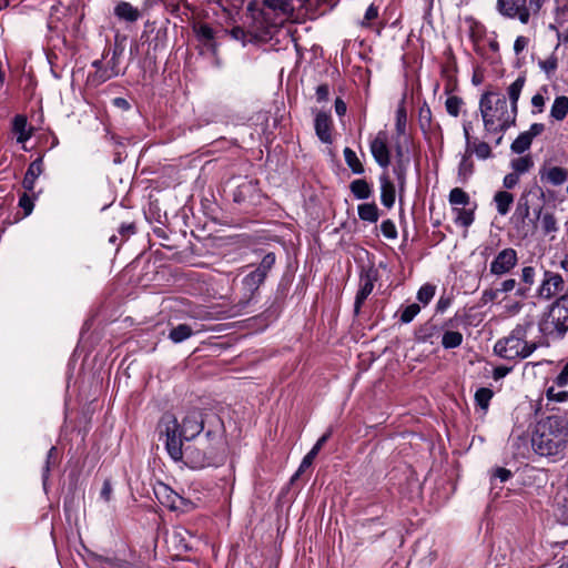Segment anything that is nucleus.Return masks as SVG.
I'll return each instance as SVG.
<instances>
[{
  "mask_svg": "<svg viewBox=\"0 0 568 568\" xmlns=\"http://www.w3.org/2000/svg\"><path fill=\"white\" fill-rule=\"evenodd\" d=\"M159 434L165 436V448L174 460H181L184 456L186 463L193 468H204L212 465L217 454V447H199L187 445L183 447L182 439L178 436L179 422L173 414L165 413L159 422Z\"/></svg>",
  "mask_w": 568,
  "mask_h": 568,
  "instance_id": "1",
  "label": "nucleus"
},
{
  "mask_svg": "<svg viewBox=\"0 0 568 568\" xmlns=\"http://www.w3.org/2000/svg\"><path fill=\"white\" fill-rule=\"evenodd\" d=\"M568 444V419L565 416L551 415L540 419L531 436L535 453L545 457H557L564 454Z\"/></svg>",
  "mask_w": 568,
  "mask_h": 568,
  "instance_id": "2",
  "label": "nucleus"
},
{
  "mask_svg": "<svg viewBox=\"0 0 568 568\" xmlns=\"http://www.w3.org/2000/svg\"><path fill=\"white\" fill-rule=\"evenodd\" d=\"M479 112L487 133L505 132L517 119V112L508 108L506 97L493 91L481 94Z\"/></svg>",
  "mask_w": 568,
  "mask_h": 568,
  "instance_id": "3",
  "label": "nucleus"
},
{
  "mask_svg": "<svg viewBox=\"0 0 568 568\" xmlns=\"http://www.w3.org/2000/svg\"><path fill=\"white\" fill-rule=\"evenodd\" d=\"M532 322H526L517 325L509 336L496 342L495 353L505 359H518L530 356L538 347V344L526 341L528 331L532 327Z\"/></svg>",
  "mask_w": 568,
  "mask_h": 568,
  "instance_id": "4",
  "label": "nucleus"
},
{
  "mask_svg": "<svg viewBox=\"0 0 568 568\" xmlns=\"http://www.w3.org/2000/svg\"><path fill=\"white\" fill-rule=\"evenodd\" d=\"M552 326L549 334H556L562 338L568 331V294L558 297L551 305L548 313V322Z\"/></svg>",
  "mask_w": 568,
  "mask_h": 568,
  "instance_id": "5",
  "label": "nucleus"
},
{
  "mask_svg": "<svg viewBox=\"0 0 568 568\" xmlns=\"http://www.w3.org/2000/svg\"><path fill=\"white\" fill-rule=\"evenodd\" d=\"M275 261V254L272 252L267 253L262 258L260 265L243 278V285L245 290L248 291L251 294L256 292L261 284H263V282L265 281L267 273L274 266Z\"/></svg>",
  "mask_w": 568,
  "mask_h": 568,
  "instance_id": "6",
  "label": "nucleus"
},
{
  "mask_svg": "<svg viewBox=\"0 0 568 568\" xmlns=\"http://www.w3.org/2000/svg\"><path fill=\"white\" fill-rule=\"evenodd\" d=\"M204 427V420L200 409L189 410L179 424L178 436L183 440H191L197 436Z\"/></svg>",
  "mask_w": 568,
  "mask_h": 568,
  "instance_id": "7",
  "label": "nucleus"
},
{
  "mask_svg": "<svg viewBox=\"0 0 568 568\" xmlns=\"http://www.w3.org/2000/svg\"><path fill=\"white\" fill-rule=\"evenodd\" d=\"M497 9L504 17L517 18L524 24L528 23L530 18L527 0H497Z\"/></svg>",
  "mask_w": 568,
  "mask_h": 568,
  "instance_id": "8",
  "label": "nucleus"
},
{
  "mask_svg": "<svg viewBox=\"0 0 568 568\" xmlns=\"http://www.w3.org/2000/svg\"><path fill=\"white\" fill-rule=\"evenodd\" d=\"M518 263L516 250L507 247L501 250L491 261L489 271L491 274L501 276L508 274Z\"/></svg>",
  "mask_w": 568,
  "mask_h": 568,
  "instance_id": "9",
  "label": "nucleus"
},
{
  "mask_svg": "<svg viewBox=\"0 0 568 568\" xmlns=\"http://www.w3.org/2000/svg\"><path fill=\"white\" fill-rule=\"evenodd\" d=\"M377 281V272L373 268L364 270L359 276V288L355 297L354 313L359 314L361 307L366 298L373 292L375 282Z\"/></svg>",
  "mask_w": 568,
  "mask_h": 568,
  "instance_id": "10",
  "label": "nucleus"
},
{
  "mask_svg": "<svg viewBox=\"0 0 568 568\" xmlns=\"http://www.w3.org/2000/svg\"><path fill=\"white\" fill-rule=\"evenodd\" d=\"M387 142L388 139L385 131H379L371 142L373 158L382 168H387L390 163V153Z\"/></svg>",
  "mask_w": 568,
  "mask_h": 568,
  "instance_id": "11",
  "label": "nucleus"
},
{
  "mask_svg": "<svg viewBox=\"0 0 568 568\" xmlns=\"http://www.w3.org/2000/svg\"><path fill=\"white\" fill-rule=\"evenodd\" d=\"M564 278L560 274L546 271L544 280L538 288V296L544 300H550L556 292L564 288Z\"/></svg>",
  "mask_w": 568,
  "mask_h": 568,
  "instance_id": "12",
  "label": "nucleus"
},
{
  "mask_svg": "<svg viewBox=\"0 0 568 568\" xmlns=\"http://www.w3.org/2000/svg\"><path fill=\"white\" fill-rule=\"evenodd\" d=\"M155 495L162 505L172 510H184L186 507L192 505L165 485H161L160 488L155 490Z\"/></svg>",
  "mask_w": 568,
  "mask_h": 568,
  "instance_id": "13",
  "label": "nucleus"
},
{
  "mask_svg": "<svg viewBox=\"0 0 568 568\" xmlns=\"http://www.w3.org/2000/svg\"><path fill=\"white\" fill-rule=\"evenodd\" d=\"M331 128V116L325 112H318L315 118V132L323 143L332 142Z\"/></svg>",
  "mask_w": 568,
  "mask_h": 568,
  "instance_id": "14",
  "label": "nucleus"
},
{
  "mask_svg": "<svg viewBox=\"0 0 568 568\" xmlns=\"http://www.w3.org/2000/svg\"><path fill=\"white\" fill-rule=\"evenodd\" d=\"M381 201L388 209L395 203V186L387 175L381 176Z\"/></svg>",
  "mask_w": 568,
  "mask_h": 568,
  "instance_id": "15",
  "label": "nucleus"
},
{
  "mask_svg": "<svg viewBox=\"0 0 568 568\" xmlns=\"http://www.w3.org/2000/svg\"><path fill=\"white\" fill-rule=\"evenodd\" d=\"M114 14L122 20L134 22L140 18V12L131 3L121 1L114 8Z\"/></svg>",
  "mask_w": 568,
  "mask_h": 568,
  "instance_id": "16",
  "label": "nucleus"
},
{
  "mask_svg": "<svg viewBox=\"0 0 568 568\" xmlns=\"http://www.w3.org/2000/svg\"><path fill=\"white\" fill-rule=\"evenodd\" d=\"M525 77H518L508 88L507 95L510 101V109L518 113V100L525 85Z\"/></svg>",
  "mask_w": 568,
  "mask_h": 568,
  "instance_id": "17",
  "label": "nucleus"
},
{
  "mask_svg": "<svg viewBox=\"0 0 568 568\" xmlns=\"http://www.w3.org/2000/svg\"><path fill=\"white\" fill-rule=\"evenodd\" d=\"M27 118L24 115L18 114L14 116L12 122V130L18 134L17 142L24 143L27 140L31 138V132L27 131Z\"/></svg>",
  "mask_w": 568,
  "mask_h": 568,
  "instance_id": "18",
  "label": "nucleus"
},
{
  "mask_svg": "<svg viewBox=\"0 0 568 568\" xmlns=\"http://www.w3.org/2000/svg\"><path fill=\"white\" fill-rule=\"evenodd\" d=\"M568 114V97H557L551 105L550 115L557 120L562 121Z\"/></svg>",
  "mask_w": 568,
  "mask_h": 568,
  "instance_id": "19",
  "label": "nucleus"
},
{
  "mask_svg": "<svg viewBox=\"0 0 568 568\" xmlns=\"http://www.w3.org/2000/svg\"><path fill=\"white\" fill-rule=\"evenodd\" d=\"M494 201L496 203L497 212L500 215H506L514 202V196L509 192L498 191L494 196Z\"/></svg>",
  "mask_w": 568,
  "mask_h": 568,
  "instance_id": "20",
  "label": "nucleus"
},
{
  "mask_svg": "<svg viewBox=\"0 0 568 568\" xmlns=\"http://www.w3.org/2000/svg\"><path fill=\"white\" fill-rule=\"evenodd\" d=\"M466 151L469 154L475 153L480 160L489 159L493 155L489 144L484 141H478L477 139L470 140V148H467Z\"/></svg>",
  "mask_w": 568,
  "mask_h": 568,
  "instance_id": "21",
  "label": "nucleus"
},
{
  "mask_svg": "<svg viewBox=\"0 0 568 568\" xmlns=\"http://www.w3.org/2000/svg\"><path fill=\"white\" fill-rule=\"evenodd\" d=\"M194 331L192 329V327L187 324H179L178 326H174L171 328L170 333H169V338L178 344V343H182L184 342L185 339H187L189 337H191L193 335Z\"/></svg>",
  "mask_w": 568,
  "mask_h": 568,
  "instance_id": "22",
  "label": "nucleus"
},
{
  "mask_svg": "<svg viewBox=\"0 0 568 568\" xmlns=\"http://www.w3.org/2000/svg\"><path fill=\"white\" fill-rule=\"evenodd\" d=\"M263 4L274 11H278L284 16L291 17L294 7L291 0H262Z\"/></svg>",
  "mask_w": 568,
  "mask_h": 568,
  "instance_id": "23",
  "label": "nucleus"
},
{
  "mask_svg": "<svg viewBox=\"0 0 568 568\" xmlns=\"http://www.w3.org/2000/svg\"><path fill=\"white\" fill-rule=\"evenodd\" d=\"M358 216L363 221L371 223L377 222L379 217L377 205L375 203H364L358 205Z\"/></svg>",
  "mask_w": 568,
  "mask_h": 568,
  "instance_id": "24",
  "label": "nucleus"
},
{
  "mask_svg": "<svg viewBox=\"0 0 568 568\" xmlns=\"http://www.w3.org/2000/svg\"><path fill=\"white\" fill-rule=\"evenodd\" d=\"M349 189H351L352 193L354 194V196L358 200L368 199L372 194V189H371L369 184L365 180H362V179L354 180L351 183Z\"/></svg>",
  "mask_w": 568,
  "mask_h": 568,
  "instance_id": "25",
  "label": "nucleus"
},
{
  "mask_svg": "<svg viewBox=\"0 0 568 568\" xmlns=\"http://www.w3.org/2000/svg\"><path fill=\"white\" fill-rule=\"evenodd\" d=\"M344 158L345 162L348 165V168L352 170L355 174H362L364 173V166L359 159L357 158L356 153L351 148L344 149Z\"/></svg>",
  "mask_w": 568,
  "mask_h": 568,
  "instance_id": "26",
  "label": "nucleus"
},
{
  "mask_svg": "<svg viewBox=\"0 0 568 568\" xmlns=\"http://www.w3.org/2000/svg\"><path fill=\"white\" fill-rule=\"evenodd\" d=\"M113 77H115V72L110 71V69L106 67L100 70H95L93 73L89 74L88 81L91 84L98 87Z\"/></svg>",
  "mask_w": 568,
  "mask_h": 568,
  "instance_id": "27",
  "label": "nucleus"
},
{
  "mask_svg": "<svg viewBox=\"0 0 568 568\" xmlns=\"http://www.w3.org/2000/svg\"><path fill=\"white\" fill-rule=\"evenodd\" d=\"M537 217L541 220V226L545 234H549L558 230L557 220L552 213H544L541 215V209H539L537 211Z\"/></svg>",
  "mask_w": 568,
  "mask_h": 568,
  "instance_id": "28",
  "label": "nucleus"
},
{
  "mask_svg": "<svg viewBox=\"0 0 568 568\" xmlns=\"http://www.w3.org/2000/svg\"><path fill=\"white\" fill-rule=\"evenodd\" d=\"M463 343V334L457 331H446L442 338L445 348H455Z\"/></svg>",
  "mask_w": 568,
  "mask_h": 568,
  "instance_id": "29",
  "label": "nucleus"
},
{
  "mask_svg": "<svg viewBox=\"0 0 568 568\" xmlns=\"http://www.w3.org/2000/svg\"><path fill=\"white\" fill-rule=\"evenodd\" d=\"M531 142L532 140L523 132L511 143L510 149L514 153L521 154L530 148Z\"/></svg>",
  "mask_w": 568,
  "mask_h": 568,
  "instance_id": "30",
  "label": "nucleus"
},
{
  "mask_svg": "<svg viewBox=\"0 0 568 568\" xmlns=\"http://www.w3.org/2000/svg\"><path fill=\"white\" fill-rule=\"evenodd\" d=\"M546 178L551 184L560 185L567 180L568 174L565 169L552 166L548 170Z\"/></svg>",
  "mask_w": 568,
  "mask_h": 568,
  "instance_id": "31",
  "label": "nucleus"
},
{
  "mask_svg": "<svg viewBox=\"0 0 568 568\" xmlns=\"http://www.w3.org/2000/svg\"><path fill=\"white\" fill-rule=\"evenodd\" d=\"M454 212L456 214L455 222L458 225H462L464 227H468L473 224L475 216L473 210H466V209H454Z\"/></svg>",
  "mask_w": 568,
  "mask_h": 568,
  "instance_id": "32",
  "label": "nucleus"
},
{
  "mask_svg": "<svg viewBox=\"0 0 568 568\" xmlns=\"http://www.w3.org/2000/svg\"><path fill=\"white\" fill-rule=\"evenodd\" d=\"M406 124H407V112L405 108L404 100L399 103L397 111H396V131L399 135L404 134L406 131Z\"/></svg>",
  "mask_w": 568,
  "mask_h": 568,
  "instance_id": "33",
  "label": "nucleus"
},
{
  "mask_svg": "<svg viewBox=\"0 0 568 568\" xmlns=\"http://www.w3.org/2000/svg\"><path fill=\"white\" fill-rule=\"evenodd\" d=\"M255 191V184L252 181L240 184L234 192V201L243 202L246 197Z\"/></svg>",
  "mask_w": 568,
  "mask_h": 568,
  "instance_id": "34",
  "label": "nucleus"
},
{
  "mask_svg": "<svg viewBox=\"0 0 568 568\" xmlns=\"http://www.w3.org/2000/svg\"><path fill=\"white\" fill-rule=\"evenodd\" d=\"M494 393L490 388L481 387L475 393V400L483 409H487Z\"/></svg>",
  "mask_w": 568,
  "mask_h": 568,
  "instance_id": "35",
  "label": "nucleus"
},
{
  "mask_svg": "<svg viewBox=\"0 0 568 568\" xmlns=\"http://www.w3.org/2000/svg\"><path fill=\"white\" fill-rule=\"evenodd\" d=\"M449 203L452 205H467L469 195L460 187H455L449 193Z\"/></svg>",
  "mask_w": 568,
  "mask_h": 568,
  "instance_id": "36",
  "label": "nucleus"
},
{
  "mask_svg": "<svg viewBox=\"0 0 568 568\" xmlns=\"http://www.w3.org/2000/svg\"><path fill=\"white\" fill-rule=\"evenodd\" d=\"M463 104H464V101L462 98H459L457 95H452V97L447 98V100L445 102L446 111L449 115L456 118L459 115Z\"/></svg>",
  "mask_w": 568,
  "mask_h": 568,
  "instance_id": "37",
  "label": "nucleus"
},
{
  "mask_svg": "<svg viewBox=\"0 0 568 568\" xmlns=\"http://www.w3.org/2000/svg\"><path fill=\"white\" fill-rule=\"evenodd\" d=\"M532 164L530 156H520L511 161V168L518 175L528 172Z\"/></svg>",
  "mask_w": 568,
  "mask_h": 568,
  "instance_id": "38",
  "label": "nucleus"
},
{
  "mask_svg": "<svg viewBox=\"0 0 568 568\" xmlns=\"http://www.w3.org/2000/svg\"><path fill=\"white\" fill-rule=\"evenodd\" d=\"M436 287L432 284H425L423 285L419 291L417 292V300L427 305L435 295Z\"/></svg>",
  "mask_w": 568,
  "mask_h": 568,
  "instance_id": "39",
  "label": "nucleus"
},
{
  "mask_svg": "<svg viewBox=\"0 0 568 568\" xmlns=\"http://www.w3.org/2000/svg\"><path fill=\"white\" fill-rule=\"evenodd\" d=\"M195 33L200 41L210 43L214 40V31L209 24H200L195 28Z\"/></svg>",
  "mask_w": 568,
  "mask_h": 568,
  "instance_id": "40",
  "label": "nucleus"
},
{
  "mask_svg": "<svg viewBox=\"0 0 568 568\" xmlns=\"http://www.w3.org/2000/svg\"><path fill=\"white\" fill-rule=\"evenodd\" d=\"M320 452L315 449L314 447L306 454V456L303 458L297 471L292 477V480L296 479L306 468L311 467L313 464L315 457L317 456Z\"/></svg>",
  "mask_w": 568,
  "mask_h": 568,
  "instance_id": "41",
  "label": "nucleus"
},
{
  "mask_svg": "<svg viewBox=\"0 0 568 568\" xmlns=\"http://www.w3.org/2000/svg\"><path fill=\"white\" fill-rule=\"evenodd\" d=\"M419 312L420 306L416 303L406 306L400 314V322L404 324L410 323Z\"/></svg>",
  "mask_w": 568,
  "mask_h": 568,
  "instance_id": "42",
  "label": "nucleus"
},
{
  "mask_svg": "<svg viewBox=\"0 0 568 568\" xmlns=\"http://www.w3.org/2000/svg\"><path fill=\"white\" fill-rule=\"evenodd\" d=\"M539 67L548 77L552 75L558 67V59L551 54L548 59L539 61Z\"/></svg>",
  "mask_w": 568,
  "mask_h": 568,
  "instance_id": "43",
  "label": "nucleus"
},
{
  "mask_svg": "<svg viewBox=\"0 0 568 568\" xmlns=\"http://www.w3.org/2000/svg\"><path fill=\"white\" fill-rule=\"evenodd\" d=\"M473 171H474V164L470 160V154L466 152V154L463 156V159L459 163L458 173H459V175L467 178L473 173Z\"/></svg>",
  "mask_w": 568,
  "mask_h": 568,
  "instance_id": "44",
  "label": "nucleus"
},
{
  "mask_svg": "<svg viewBox=\"0 0 568 568\" xmlns=\"http://www.w3.org/2000/svg\"><path fill=\"white\" fill-rule=\"evenodd\" d=\"M381 231L388 240H395L397 237V229L392 220L383 221L381 224Z\"/></svg>",
  "mask_w": 568,
  "mask_h": 568,
  "instance_id": "45",
  "label": "nucleus"
},
{
  "mask_svg": "<svg viewBox=\"0 0 568 568\" xmlns=\"http://www.w3.org/2000/svg\"><path fill=\"white\" fill-rule=\"evenodd\" d=\"M28 175L34 178L36 180L43 173V158H37L28 168Z\"/></svg>",
  "mask_w": 568,
  "mask_h": 568,
  "instance_id": "46",
  "label": "nucleus"
},
{
  "mask_svg": "<svg viewBox=\"0 0 568 568\" xmlns=\"http://www.w3.org/2000/svg\"><path fill=\"white\" fill-rule=\"evenodd\" d=\"M546 396L549 400H554V402H558V403H565L568 400V392L567 390L556 392L554 386H551L547 389Z\"/></svg>",
  "mask_w": 568,
  "mask_h": 568,
  "instance_id": "47",
  "label": "nucleus"
},
{
  "mask_svg": "<svg viewBox=\"0 0 568 568\" xmlns=\"http://www.w3.org/2000/svg\"><path fill=\"white\" fill-rule=\"evenodd\" d=\"M122 52H123V49L119 48L118 45H115L114 49H113L112 58L109 61V67L108 68L110 69V71H114L115 72V77L119 75V73H120V71H119V59L122 55Z\"/></svg>",
  "mask_w": 568,
  "mask_h": 568,
  "instance_id": "48",
  "label": "nucleus"
},
{
  "mask_svg": "<svg viewBox=\"0 0 568 568\" xmlns=\"http://www.w3.org/2000/svg\"><path fill=\"white\" fill-rule=\"evenodd\" d=\"M19 206L23 209L24 215H29L33 210V200L27 193H23L19 199Z\"/></svg>",
  "mask_w": 568,
  "mask_h": 568,
  "instance_id": "49",
  "label": "nucleus"
},
{
  "mask_svg": "<svg viewBox=\"0 0 568 568\" xmlns=\"http://www.w3.org/2000/svg\"><path fill=\"white\" fill-rule=\"evenodd\" d=\"M535 268L532 266H525L521 270V281L523 283L527 284L528 286L534 284L535 281Z\"/></svg>",
  "mask_w": 568,
  "mask_h": 568,
  "instance_id": "50",
  "label": "nucleus"
},
{
  "mask_svg": "<svg viewBox=\"0 0 568 568\" xmlns=\"http://www.w3.org/2000/svg\"><path fill=\"white\" fill-rule=\"evenodd\" d=\"M545 103H546V101H545V98L542 94H540V93L535 94L531 98V104L535 109L532 111V113H541L544 111Z\"/></svg>",
  "mask_w": 568,
  "mask_h": 568,
  "instance_id": "51",
  "label": "nucleus"
},
{
  "mask_svg": "<svg viewBox=\"0 0 568 568\" xmlns=\"http://www.w3.org/2000/svg\"><path fill=\"white\" fill-rule=\"evenodd\" d=\"M555 384L558 387H565L568 384V362L565 364L560 374L555 378Z\"/></svg>",
  "mask_w": 568,
  "mask_h": 568,
  "instance_id": "52",
  "label": "nucleus"
},
{
  "mask_svg": "<svg viewBox=\"0 0 568 568\" xmlns=\"http://www.w3.org/2000/svg\"><path fill=\"white\" fill-rule=\"evenodd\" d=\"M498 295H499V291L497 288L485 290L481 294V298H480L481 303L487 304V303L494 302L498 297Z\"/></svg>",
  "mask_w": 568,
  "mask_h": 568,
  "instance_id": "53",
  "label": "nucleus"
},
{
  "mask_svg": "<svg viewBox=\"0 0 568 568\" xmlns=\"http://www.w3.org/2000/svg\"><path fill=\"white\" fill-rule=\"evenodd\" d=\"M528 38L524 37V36H519L517 37V39L515 40V43H514V51L515 53L518 55L520 54L528 45Z\"/></svg>",
  "mask_w": 568,
  "mask_h": 568,
  "instance_id": "54",
  "label": "nucleus"
},
{
  "mask_svg": "<svg viewBox=\"0 0 568 568\" xmlns=\"http://www.w3.org/2000/svg\"><path fill=\"white\" fill-rule=\"evenodd\" d=\"M519 182V175L517 173H509L504 178L503 184L506 189L515 187Z\"/></svg>",
  "mask_w": 568,
  "mask_h": 568,
  "instance_id": "55",
  "label": "nucleus"
},
{
  "mask_svg": "<svg viewBox=\"0 0 568 568\" xmlns=\"http://www.w3.org/2000/svg\"><path fill=\"white\" fill-rule=\"evenodd\" d=\"M545 131V125L542 123H534L530 125L528 131L525 133L532 140L534 138L540 135Z\"/></svg>",
  "mask_w": 568,
  "mask_h": 568,
  "instance_id": "56",
  "label": "nucleus"
},
{
  "mask_svg": "<svg viewBox=\"0 0 568 568\" xmlns=\"http://www.w3.org/2000/svg\"><path fill=\"white\" fill-rule=\"evenodd\" d=\"M55 457H57V448L51 447L47 454V462H45V466L43 469V478L44 479H47L49 470H50V464H51L52 459L55 460Z\"/></svg>",
  "mask_w": 568,
  "mask_h": 568,
  "instance_id": "57",
  "label": "nucleus"
},
{
  "mask_svg": "<svg viewBox=\"0 0 568 568\" xmlns=\"http://www.w3.org/2000/svg\"><path fill=\"white\" fill-rule=\"evenodd\" d=\"M494 478H498L501 483L508 480L511 477V471L504 467H498L493 474Z\"/></svg>",
  "mask_w": 568,
  "mask_h": 568,
  "instance_id": "58",
  "label": "nucleus"
},
{
  "mask_svg": "<svg viewBox=\"0 0 568 568\" xmlns=\"http://www.w3.org/2000/svg\"><path fill=\"white\" fill-rule=\"evenodd\" d=\"M516 280L514 278H508V280H505L500 283V287H498L497 290L499 291V293H508V292H511L515 287H516Z\"/></svg>",
  "mask_w": 568,
  "mask_h": 568,
  "instance_id": "59",
  "label": "nucleus"
},
{
  "mask_svg": "<svg viewBox=\"0 0 568 568\" xmlns=\"http://www.w3.org/2000/svg\"><path fill=\"white\" fill-rule=\"evenodd\" d=\"M329 94L327 84H321L316 89V98L318 102L326 101Z\"/></svg>",
  "mask_w": 568,
  "mask_h": 568,
  "instance_id": "60",
  "label": "nucleus"
},
{
  "mask_svg": "<svg viewBox=\"0 0 568 568\" xmlns=\"http://www.w3.org/2000/svg\"><path fill=\"white\" fill-rule=\"evenodd\" d=\"M378 16V10L374 4H371L365 13L363 24H367L369 21L376 19Z\"/></svg>",
  "mask_w": 568,
  "mask_h": 568,
  "instance_id": "61",
  "label": "nucleus"
},
{
  "mask_svg": "<svg viewBox=\"0 0 568 568\" xmlns=\"http://www.w3.org/2000/svg\"><path fill=\"white\" fill-rule=\"evenodd\" d=\"M230 34L233 39L235 40H239V41H242V42H245V39H246V32L244 31L243 28L241 27H234L232 28V30L230 31Z\"/></svg>",
  "mask_w": 568,
  "mask_h": 568,
  "instance_id": "62",
  "label": "nucleus"
},
{
  "mask_svg": "<svg viewBox=\"0 0 568 568\" xmlns=\"http://www.w3.org/2000/svg\"><path fill=\"white\" fill-rule=\"evenodd\" d=\"M111 494H112V486L110 484L109 480H105L103 483V486H102V489H101V497L105 500V501H109L110 498H111Z\"/></svg>",
  "mask_w": 568,
  "mask_h": 568,
  "instance_id": "63",
  "label": "nucleus"
},
{
  "mask_svg": "<svg viewBox=\"0 0 568 568\" xmlns=\"http://www.w3.org/2000/svg\"><path fill=\"white\" fill-rule=\"evenodd\" d=\"M34 184H36V179L26 173L23 181H22V185H23L24 190L32 192L34 190Z\"/></svg>",
  "mask_w": 568,
  "mask_h": 568,
  "instance_id": "64",
  "label": "nucleus"
}]
</instances>
